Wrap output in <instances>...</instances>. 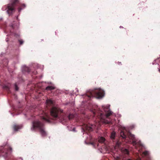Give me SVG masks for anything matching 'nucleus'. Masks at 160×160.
Listing matches in <instances>:
<instances>
[{"instance_id":"obj_1","label":"nucleus","mask_w":160,"mask_h":160,"mask_svg":"<svg viewBox=\"0 0 160 160\" xmlns=\"http://www.w3.org/2000/svg\"><path fill=\"white\" fill-rule=\"evenodd\" d=\"M16 7H18V11L20 12L22 9L25 7V5L21 3L19 0H11V2L5 6L3 8H5L4 10H6L9 16H11L15 12Z\"/></svg>"},{"instance_id":"obj_2","label":"nucleus","mask_w":160,"mask_h":160,"mask_svg":"<svg viewBox=\"0 0 160 160\" xmlns=\"http://www.w3.org/2000/svg\"><path fill=\"white\" fill-rule=\"evenodd\" d=\"M46 111H40V117L43 121L50 122L51 119L55 120L58 118L59 111H50V115Z\"/></svg>"},{"instance_id":"obj_3","label":"nucleus","mask_w":160,"mask_h":160,"mask_svg":"<svg viewBox=\"0 0 160 160\" xmlns=\"http://www.w3.org/2000/svg\"><path fill=\"white\" fill-rule=\"evenodd\" d=\"M104 94V91L101 88H98L87 92L86 94L84 96V98H87L88 100L93 97L100 99L103 98Z\"/></svg>"},{"instance_id":"obj_4","label":"nucleus","mask_w":160,"mask_h":160,"mask_svg":"<svg viewBox=\"0 0 160 160\" xmlns=\"http://www.w3.org/2000/svg\"><path fill=\"white\" fill-rule=\"evenodd\" d=\"M32 123L31 128L32 130H34L36 128H38L42 137L47 136V133L44 130V124L42 122L39 121H34L32 122Z\"/></svg>"},{"instance_id":"obj_5","label":"nucleus","mask_w":160,"mask_h":160,"mask_svg":"<svg viewBox=\"0 0 160 160\" xmlns=\"http://www.w3.org/2000/svg\"><path fill=\"white\" fill-rule=\"evenodd\" d=\"M120 136L123 139L128 140V139H131L132 140V144L133 146L136 147V146L138 145V142L136 140L135 136L134 135L132 134L130 132H126L123 131H121L120 132Z\"/></svg>"},{"instance_id":"obj_6","label":"nucleus","mask_w":160,"mask_h":160,"mask_svg":"<svg viewBox=\"0 0 160 160\" xmlns=\"http://www.w3.org/2000/svg\"><path fill=\"white\" fill-rule=\"evenodd\" d=\"M12 151V148L10 147L5 146L0 147V155L5 158L7 157Z\"/></svg>"},{"instance_id":"obj_7","label":"nucleus","mask_w":160,"mask_h":160,"mask_svg":"<svg viewBox=\"0 0 160 160\" xmlns=\"http://www.w3.org/2000/svg\"><path fill=\"white\" fill-rule=\"evenodd\" d=\"M47 107H50V110H59L56 106L54 102L51 99H47L46 101Z\"/></svg>"},{"instance_id":"obj_8","label":"nucleus","mask_w":160,"mask_h":160,"mask_svg":"<svg viewBox=\"0 0 160 160\" xmlns=\"http://www.w3.org/2000/svg\"><path fill=\"white\" fill-rule=\"evenodd\" d=\"M22 127V126L21 125H18L17 124H15L13 126L12 128L13 130L15 131H18V130L21 129Z\"/></svg>"},{"instance_id":"obj_9","label":"nucleus","mask_w":160,"mask_h":160,"mask_svg":"<svg viewBox=\"0 0 160 160\" xmlns=\"http://www.w3.org/2000/svg\"><path fill=\"white\" fill-rule=\"evenodd\" d=\"M143 156L146 157V160H152L149 155V152L148 151H146L142 153Z\"/></svg>"},{"instance_id":"obj_10","label":"nucleus","mask_w":160,"mask_h":160,"mask_svg":"<svg viewBox=\"0 0 160 160\" xmlns=\"http://www.w3.org/2000/svg\"><path fill=\"white\" fill-rule=\"evenodd\" d=\"M115 137L116 133L114 131H113L111 134L110 138L113 141L115 139Z\"/></svg>"},{"instance_id":"obj_11","label":"nucleus","mask_w":160,"mask_h":160,"mask_svg":"<svg viewBox=\"0 0 160 160\" xmlns=\"http://www.w3.org/2000/svg\"><path fill=\"white\" fill-rule=\"evenodd\" d=\"M122 152L123 153L126 155H128L129 151L126 148H124L122 150Z\"/></svg>"},{"instance_id":"obj_12","label":"nucleus","mask_w":160,"mask_h":160,"mask_svg":"<svg viewBox=\"0 0 160 160\" xmlns=\"http://www.w3.org/2000/svg\"><path fill=\"white\" fill-rule=\"evenodd\" d=\"M11 86V84H9L7 85H5L3 87V88L4 89L6 90L8 93H9L10 92V91L9 90L10 88V86Z\"/></svg>"},{"instance_id":"obj_13","label":"nucleus","mask_w":160,"mask_h":160,"mask_svg":"<svg viewBox=\"0 0 160 160\" xmlns=\"http://www.w3.org/2000/svg\"><path fill=\"white\" fill-rule=\"evenodd\" d=\"M106 113V116L107 118H108L111 115L113 112L111 111H107Z\"/></svg>"},{"instance_id":"obj_14","label":"nucleus","mask_w":160,"mask_h":160,"mask_svg":"<svg viewBox=\"0 0 160 160\" xmlns=\"http://www.w3.org/2000/svg\"><path fill=\"white\" fill-rule=\"evenodd\" d=\"M115 159L116 160H132L130 159H126L124 157H117Z\"/></svg>"},{"instance_id":"obj_15","label":"nucleus","mask_w":160,"mask_h":160,"mask_svg":"<svg viewBox=\"0 0 160 160\" xmlns=\"http://www.w3.org/2000/svg\"><path fill=\"white\" fill-rule=\"evenodd\" d=\"M55 89V87L53 86H48L46 87L45 90L47 91H51Z\"/></svg>"},{"instance_id":"obj_16","label":"nucleus","mask_w":160,"mask_h":160,"mask_svg":"<svg viewBox=\"0 0 160 160\" xmlns=\"http://www.w3.org/2000/svg\"><path fill=\"white\" fill-rule=\"evenodd\" d=\"M22 71L29 73L30 72V69L28 67L24 66L23 67Z\"/></svg>"},{"instance_id":"obj_17","label":"nucleus","mask_w":160,"mask_h":160,"mask_svg":"<svg viewBox=\"0 0 160 160\" xmlns=\"http://www.w3.org/2000/svg\"><path fill=\"white\" fill-rule=\"evenodd\" d=\"M105 140V138L103 137H101L98 140V142L101 143H103L104 142Z\"/></svg>"},{"instance_id":"obj_18","label":"nucleus","mask_w":160,"mask_h":160,"mask_svg":"<svg viewBox=\"0 0 160 160\" xmlns=\"http://www.w3.org/2000/svg\"><path fill=\"white\" fill-rule=\"evenodd\" d=\"M110 105H104L102 106L103 109L104 110L107 109L108 110H110Z\"/></svg>"},{"instance_id":"obj_19","label":"nucleus","mask_w":160,"mask_h":160,"mask_svg":"<svg viewBox=\"0 0 160 160\" xmlns=\"http://www.w3.org/2000/svg\"><path fill=\"white\" fill-rule=\"evenodd\" d=\"M74 117V115L72 114H70L68 116V118L69 119L73 118Z\"/></svg>"},{"instance_id":"obj_20","label":"nucleus","mask_w":160,"mask_h":160,"mask_svg":"<svg viewBox=\"0 0 160 160\" xmlns=\"http://www.w3.org/2000/svg\"><path fill=\"white\" fill-rule=\"evenodd\" d=\"M14 86L15 90L18 91V88L16 83L15 84Z\"/></svg>"},{"instance_id":"obj_21","label":"nucleus","mask_w":160,"mask_h":160,"mask_svg":"<svg viewBox=\"0 0 160 160\" xmlns=\"http://www.w3.org/2000/svg\"><path fill=\"white\" fill-rule=\"evenodd\" d=\"M121 143L120 142H117L116 143V147H119Z\"/></svg>"},{"instance_id":"obj_22","label":"nucleus","mask_w":160,"mask_h":160,"mask_svg":"<svg viewBox=\"0 0 160 160\" xmlns=\"http://www.w3.org/2000/svg\"><path fill=\"white\" fill-rule=\"evenodd\" d=\"M37 73V72L36 70H34V71L32 72V75H36Z\"/></svg>"},{"instance_id":"obj_23","label":"nucleus","mask_w":160,"mask_h":160,"mask_svg":"<svg viewBox=\"0 0 160 160\" xmlns=\"http://www.w3.org/2000/svg\"><path fill=\"white\" fill-rule=\"evenodd\" d=\"M19 42L20 44L21 45L23 43V41L22 40H19Z\"/></svg>"},{"instance_id":"obj_24","label":"nucleus","mask_w":160,"mask_h":160,"mask_svg":"<svg viewBox=\"0 0 160 160\" xmlns=\"http://www.w3.org/2000/svg\"><path fill=\"white\" fill-rule=\"evenodd\" d=\"M106 123L107 124H109L110 123V122L109 121H107Z\"/></svg>"},{"instance_id":"obj_25","label":"nucleus","mask_w":160,"mask_h":160,"mask_svg":"<svg viewBox=\"0 0 160 160\" xmlns=\"http://www.w3.org/2000/svg\"><path fill=\"white\" fill-rule=\"evenodd\" d=\"M118 64H121V62H118Z\"/></svg>"},{"instance_id":"obj_26","label":"nucleus","mask_w":160,"mask_h":160,"mask_svg":"<svg viewBox=\"0 0 160 160\" xmlns=\"http://www.w3.org/2000/svg\"><path fill=\"white\" fill-rule=\"evenodd\" d=\"M93 112V113L95 115V114H95V112Z\"/></svg>"},{"instance_id":"obj_27","label":"nucleus","mask_w":160,"mask_h":160,"mask_svg":"<svg viewBox=\"0 0 160 160\" xmlns=\"http://www.w3.org/2000/svg\"><path fill=\"white\" fill-rule=\"evenodd\" d=\"M58 91H59L58 90H57L56 91V92H58Z\"/></svg>"},{"instance_id":"obj_28","label":"nucleus","mask_w":160,"mask_h":160,"mask_svg":"<svg viewBox=\"0 0 160 160\" xmlns=\"http://www.w3.org/2000/svg\"><path fill=\"white\" fill-rule=\"evenodd\" d=\"M61 111V112H62V111Z\"/></svg>"},{"instance_id":"obj_29","label":"nucleus","mask_w":160,"mask_h":160,"mask_svg":"<svg viewBox=\"0 0 160 160\" xmlns=\"http://www.w3.org/2000/svg\"><path fill=\"white\" fill-rule=\"evenodd\" d=\"M159 72H160V69H159Z\"/></svg>"},{"instance_id":"obj_30","label":"nucleus","mask_w":160,"mask_h":160,"mask_svg":"<svg viewBox=\"0 0 160 160\" xmlns=\"http://www.w3.org/2000/svg\"><path fill=\"white\" fill-rule=\"evenodd\" d=\"M101 115H102V114L101 113Z\"/></svg>"}]
</instances>
